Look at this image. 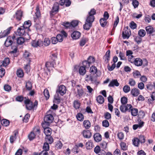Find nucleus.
<instances>
[{
  "label": "nucleus",
  "instance_id": "obj_64",
  "mask_svg": "<svg viewBox=\"0 0 155 155\" xmlns=\"http://www.w3.org/2000/svg\"><path fill=\"white\" fill-rule=\"evenodd\" d=\"M133 75L135 78H138L141 75L140 72L138 71L133 72Z\"/></svg>",
  "mask_w": 155,
  "mask_h": 155
},
{
  "label": "nucleus",
  "instance_id": "obj_63",
  "mask_svg": "<svg viewBox=\"0 0 155 155\" xmlns=\"http://www.w3.org/2000/svg\"><path fill=\"white\" fill-rule=\"evenodd\" d=\"M24 99V97L23 96H18L15 98V100L17 101L21 102H22Z\"/></svg>",
  "mask_w": 155,
  "mask_h": 155
},
{
  "label": "nucleus",
  "instance_id": "obj_18",
  "mask_svg": "<svg viewBox=\"0 0 155 155\" xmlns=\"http://www.w3.org/2000/svg\"><path fill=\"white\" fill-rule=\"evenodd\" d=\"M142 60L140 58H137L134 60L133 64L137 66H140L143 64Z\"/></svg>",
  "mask_w": 155,
  "mask_h": 155
},
{
  "label": "nucleus",
  "instance_id": "obj_2",
  "mask_svg": "<svg viewBox=\"0 0 155 155\" xmlns=\"http://www.w3.org/2000/svg\"><path fill=\"white\" fill-rule=\"evenodd\" d=\"M57 58V54L56 53L52 54L49 56V61L46 62V67L47 68L50 67H54L55 64V61Z\"/></svg>",
  "mask_w": 155,
  "mask_h": 155
},
{
  "label": "nucleus",
  "instance_id": "obj_14",
  "mask_svg": "<svg viewBox=\"0 0 155 155\" xmlns=\"http://www.w3.org/2000/svg\"><path fill=\"white\" fill-rule=\"evenodd\" d=\"M25 29H26L22 26L19 28L17 31V34L20 36L23 35L25 33Z\"/></svg>",
  "mask_w": 155,
  "mask_h": 155
},
{
  "label": "nucleus",
  "instance_id": "obj_52",
  "mask_svg": "<svg viewBox=\"0 0 155 155\" xmlns=\"http://www.w3.org/2000/svg\"><path fill=\"white\" fill-rule=\"evenodd\" d=\"M139 4L138 1L137 0H132V4L134 8H136L138 7Z\"/></svg>",
  "mask_w": 155,
  "mask_h": 155
},
{
  "label": "nucleus",
  "instance_id": "obj_31",
  "mask_svg": "<svg viewBox=\"0 0 155 155\" xmlns=\"http://www.w3.org/2000/svg\"><path fill=\"white\" fill-rule=\"evenodd\" d=\"M92 26V24L90 23L85 22V24L83 25V28L84 29L88 31Z\"/></svg>",
  "mask_w": 155,
  "mask_h": 155
},
{
  "label": "nucleus",
  "instance_id": "obj_19",
  "mask_svg": "<svg viewBox=\"0 0 155 155\" xmlns=\"http://www.w3.org/2000/svg\"><path fill=\"white\" fill-rule=\"evenodd\" d=\"M85 81H91L92 83H96L97 81V80L93 78L91 74L86 75Z\"/></svg>",
  "mask_w": 155,
  "mask_h": 155
},
{
  "label": "nucleus",
  "instance_id": "obj_58",
  "mask_svg": "<svg viewBox=\"0 0 155 155\" xmlns=\"http://www.w3.org/2000/svg\"><path fill=\"white\" fill-rule=\"evenodd\" d=\"M101 150L100 147L97 146L94 148V151L96 154H98Z\"/></svg>",
  "mask_w": 155,
  "mask_h": 155
},
{
  "label": "nucleus",
  "instance_id": "obj_24",
  "mask_svg": "<svg viewBox=\"0 0 155 155\" xmlns=\"http://www.w3.org/2000/svg\"><path fill=\"white\" fill-rule=\"evenodd\" d=\"M131 93L134 96H137L140 94V91L137 88H134L132 89Z\"/></svg>",
  "mask_w": 155,
  "mask_h": 155
},
{
  "label": "nucleus",
  "instance_id": "obj_42",
  "mask_svg": "<svg viewBox=\"0 0 155 155\" xmlns=\"http://www.w3.org/2000/svg\"><path fill=\"white\" fill-rule=\"evenodd\" d=\"M44 94L46 100H48L49 98L50 94L48 90L47 89H45L44 90Z\"/></svg>",
  "mask_w": 155,
  "mask_h": 155
},
{
  "label": "nucleus",
  "instance_id": "obj_4",
  "mask_svg": "<svg viewBox=\"0 0 155 155\" xmlns=\"http://www.w3.org/2000/svg\"><path fill=\"white\" fill-rule=\"evenodd\" d=\"M121 105L120 107V110L122 112L126 111V97L124 96L121 98Z\"/></svg>",
  "mask_w": 155,
  "mask_h": 155
},
{
  "label": "nucleus",
  "instance_id": "obj_3",
  "mask_svg": "<svg viewBox=\"0 0 155 155\" xmlns=\"http://www.w3.org/2000/svg\"><path fill=\"white\" fill-rule=\"evenodd\" d=\"M53 120V117L51 114H47L45 115L44 118V123H43L42 124H45V125L49 126L50 124L52 122Z\"/></svg>",
  "mask_w": 155,
  "mask_h": 155
},
{
  "label": "nucleus",
  "instance_id": "obj_12",
  "mask_svg": "<svg viewBox=\"0 0 155 155\" xmlns=\"http://www.w3.org/2000/svg\"><path fill=\"white\" fill-rule=\"evenodd\" d=\"M81 36V33L78 31H73L71 34V37L73 39H77L79 38Z\"/></svg>",
  "mask_w": 155,
  "mask_h": 155
},
{
  "label": "nucleus",
  "instance_id": "obj_55",
  "mask_svg": "<svg viewBox=\"0 0 155 155\" xmlns=\"http://www.w3.org/2000/svg\"><path fill=\"white\" fill-rule=\"evenodd\" d=\"M146 86L148 90H151L154 88L153 84L150 82L148 83Z\"/></svg>",
  "mask_w": 155,
  "mask_h": 155
},
{
  "label": "nucleus",
  "instance_id": "obj_50",
  "mask_svg": "<svg viewBox=\"0 0 155 155\" xmlns=\"http://www.w3.org/2000/svg\"><path fill=\"white\" fill-rule=\"evenodd\" d=\"M43 150L48 151L49 149V143L47 142H45L44 143L43 147Z\"/></svg>",
  "mask_w": 155,
  "mask_h": 155
},
{
  "label": "nucleus",
  "instance_id": "obj_26",
  "mask_svg": "<svg viewBox=\"0 0 155 155\" xmlns=\"http://www.w3.org/2000/svg\"><path fill=\"white\" fill-rule=\"evenodd\" d=\"M94 19L95 17L94 16L89 15L87 17L86 21L88 23H90L92 24L94 21Z\"/></svg>",
  "mask_w": 155,
  "mask_h": 155
},
{
  "label": "nucleus",
  "instance_id": "obj_39",
  "mask_svg": "<svg viewBox=\"0 0 155 155\" xmlns=\"http://www.w3.org/2000/svg\"><path fill=\"white\" fill-rule=\"evenodd\" d=\"M31 25V21L28 20L27 21H25L24 22L23 25L22 26L24 28L26 29L28 28Z\"/></svg>",
  "mask_w": 155,
  "mask_h": 155
},
{
  "label": "nucleus",
  "instance_id": "obj_59",
  "mask_svg": "<svg viewBox=\"0 0 155 155\" xmlns=\"http://www.w3.org/2000/svg\"><path fill=\"white\" fill-rule=\"evenodd\" d=\"M107 143L105 141H103L100 144L101 147L103 149H105L107 147Z\"/></svg>",
  "mask_w": 155,
  "mask_h": 155
},
{
  "label": "nucleus",
  "instance_id": "obj_36",
  "mask_svg": "<svg viewBox=\"0 0 155 155\" xmlns=\"http://www.w3.org/2000/svg\"><path fill=\"white\" fill-rule=\"evenodd\" d=\"M107 20L103 18H101L100 20V22L101 26L104 27L107 25Z\"/></svg>",
  "mask_w": 155,
  "mask_h": 155
},
{
  "label": "nucleus",
  "instance_id": "obj_16",
  "mask_svg": "<svg viewBox=\"0 0 155 155\" xmlns=\"http://www.w3.org/2000/svg\"><path fill=\"white\" fill-rule=\"evenodd\" d=\"M11 37L8 36L6 39L4 43L5 46L6 47H8L12 45L13 41L11 40Z\"/></svg>",
  "mask_w": 155,
  "mask_h": 155
},
{
  "label": "nucleus",
  "instance_id": "obj_40",
  "mask_svg": "<svg viewBox=\"0 0 155 155\" xmlns=\"http://www.w3.org/2000/svg\"><path fill=\"white\" fill-rule=\"evenodd\" d=\"M90 71L92 74H94L97 72V69L96 67L92 66L90 68Z\"/></svg>",
  "mask_w": 155,
  "mask_h": 155
},
{
  "label": "nucleus",
  "instance_id": "obj_17",
  "mask_svg": "<svg viewBox=\"0 0 155 155\" xmlns=\"http://www.w3.org/2000/svg\"><path fill=\"white\" fill-rule=\"evenodd\" d=\"M82 134L84 137L87 138H90L91 136V133L89 130H84Z\"/></svg>",
  "mask_w": 155,
  "mask_h": 155
},
{
  "label": "nucleus",
  "instance_id": "obj_34",
  "mask_svg": "<svg viewBox=\"0 0 155 155\" xmlns=\"http://www.w3.org/2000/svg\"><path fill=\"white\" fill-rule=\"evenodd\" d=\"M88 40V39L86 38H81V39L80 40V43H79L80 45L81 46H82V47L83 46L85 45L86 42Z\"/></svg>",
  "mask_w": 155,
  "mask_h": 155
},
{
  "label": "nucleus",
  "instance_id": "obj_6",
  "mask_svg": "<svg viewBox=\"0 0 155 155\" xmlns=\"http://www.w3.org/2000/svg\"><path fill=\"white\" fill-rule=\"evenodd\" d=\"M31 44L32 46L34 47H40L43 46V41L42 40L39 39L38 40H33L31 42Z\"/></svg>",
  "mask_w": 155,
  "mask_h": 155
},
{
  "label": "nucleus",
  "instance_id": "obj_60",
  "mask_svg": "<svg viewBox=\"0 0 155 155\" xmlns=\"http://www.w3.org/2000/svg\"><path fill=\"white\" fill-rule=\"evenodd\" d=\"M130 27L131 29H134L136 28L137 25L134 21H132L130 23Z\"/></svg>",
  "mask_w": 155,
  "mask_h": 155
},
{
  "label": "nucleus",
  "instance_id": "obj_38",
  "mask_svg": "<svg viewBox=\"0 0 155 155\" xmlns=\"http://www.w3.org/2000/svg\"><path fill=\"white\" fill-rule=\"evenodd\" d=\"M146 30L148 34H151L153 32V28L151 26H148L146 27Z\"/></svg>",
  "mask_w": 155,
  "mask_h": 155
},
{
  "label": "nucleus",
  "instance_id": "obj_5",
  "mask_svg": "<svg viewBox=\"0 0 155 155\" xmlns=\"http://www.w3.org/2000/svg\"><path fill=\"white\" fill-rule=\"evenodd\" d=\"M95 59L94 57L90 56L87 58V60H85L84 62V65H85L87 68H89L90 64L95 62Z\"/></svg>",
  "mask_w": 155,
  "mask_h": 155
},
{
  "label": "nucleus",
  "instance_id": "obj_43",
  "mask_svg": "<svg viewBox=\"0 0 155 155\" xmlns=\"http://www.w3.org/2000/svg\"><path fill=\"white\" fill-rule=\"evenodd\" d=\"M76 117L78 120L80 121H82L84 119V115L81 113H78L76 115Z\"/></svg>",
  "mask_w": 155,
  "mask_h": 155
},
{
  "label": "nucleus",
  "instance_id": "obj_32",
  "mask_svg": "<svg viewBox=\"0 0 155 155\" xmlns=\"http://www.w3.org/2000/svg\"><path fill=\"white\" fill-rule=\"evenodd\" d=\"M16 74L17 76L19 78H22L24 75L23 71L21 69H19L17 70Z\"/></svg>",
  "mask_w": 155,
  "mask_h": 155
},
{
  "label": "nucleus",
  "instance_id": "obj_29",
  "mask_svg": "<svg viewBox=\"0 0 155 155\" xmlns=\"http://www.w3.org/2000/svg\"><path fill=\"white\" fill-rule=\"evenodd\" d=\"M96 100L98 103L101 104H102L104 101V97L101 95L98 96L96 98Z\"/></svg>",
  "mask_w": 155,
  "mask_h": 155
},
{
  "label": "nucleus",
  "instance_id": "obj_9",
  "mask_svg": "<svg viewBox=\"0 0 155 155\" xmlns=\"http://www.w3.org/2000/svg\"><path fill=\"white\" fill-rule=\"evenodd\" d=\"M23 15V12L21 10H18L14 15V18L18 21H20L21 20Z\"/></svg>",
  "mask_w": 155,
  "mask_h": 155
},
{
  "label": "nucleus",
  "instance_id": "obj_44",
  "mask_svg": "<svg viewBox=\"0 0 155 155\" xmlns=\"http://www.w3.org/2000/svg\"><path fill=\"white\" fill-rule=\"evenodd\" d=\"M51 43V41L48 38H45L43 42V44L45 46H48Z\"/></svg>",
  "mask_w": 155,
  "mask_h": 155
},
{
  "label": "nucleus",
  "instance_id": "obj_57",
  "mask_svg": "<svg viewBox=\"0 0 155 155\" xmlns=\"http://www.w3.org/2000/svg\"><path fill=\"white\" fill-rule=\"evenodd\" d=\"M35 135L33 132H31L28 135L29 139L30 140H33L35 138Z\"/></svg>",
  "mask_w": 155,
  "mask_h": 155
},
{
  "label": "nucleus",
  "instance_id": "obj_13",
  "mask_svg": "<svg viewBox=\"0 0 155 155\" xmlns=\"http://www.w3.org/2000/svg\"><path fill=\"white\" fill-rule=\"evenodd\" d=\"M10 61L8 58H5L2 61H0L1 67L2 66L6 67L10 63Z\"/></svg>",
  "mask_w": 155,
  "mask_h": 155
},
{
  "label": "nucleus",
  "instance_id": "obj_30",
  "mask_svg": "<svg viewBox=\"0 0 155 155\" xmlns=\"http://www.w3.org/2000/svg\"><path fill=\"white\" fill-rule=\"evenodd\" d=\"M17 43L18 45H21L25 42V38L22 37H19L16 39Z\"/></svg>",
  "mask_w": 155,
  "mask_h": 155
},
{
  "label": "nucleus",
  "instance_id": "obj_56",
  "mask_svg": "<svg viewBox=\"0 0 155 155\" xmlns=\"http://www.w3.org/2000/svg\"><path fill=\"white\" fill-rule=\"evenodd\" d=\"M56 38L58 40V41L59 42H62L63 40V37L61 34H58L57 35Z\"/></svg>",
  "mask_w": 155,
  "mask_h": 155
},
{
  "label": "nucleus",
  "instance_id": "obj_53",
  "mask_svg": "<svg viewBox=\"0 0 155 155\" xmlns=\"http://www.w3.org/2000/svg\"><path fill=\"white\" fill-rule=\"evenodd\" d=\"M138 139L140 142L142 143H144L145 142V139L144 136L143 135H140L139 136Z\"/></svg>",
  "mask_w": 155,
  "mask_h": 155
},
{
  "label": "nucleus",
  "instance_id": "obj_61",
  "mask_svg": "<svg viewBox=\"0 0 155 155\" xmlns=\"http://www.w3.org/2000/svg\"><path fill=\"white\" fill-rule=\"evenodd\" d=\"M128 61L132 63H133L134 60L135 59L134 56L132 55L128 56Z\"/></svg>",
  "mask_w": 155,
  "mask_h": 155
},
{
  "label": "nucleus",
  "instance_id": "obj_37",
  "mask_svg": "<svg viewBox=\"0 0 155 155\" xmlns=\"http://www.w3.org/2000/svg\"><path fill=\"white\" fill-rule=\"evenodd\" d=\"M74 107L76 109H78L80 106V103L78 100H75L73 102Z\"/></svg>",
  "mask_w": 155,
  "mask_h": 155
},
{
  "label": "nucleus",
  "instance_id": "obj_11",
  "mask_svg": "<svg viewBox=\"0 0 155 155\" xmlns=\"http://www.w3.org/2000/svg\"><path fill=\"white\" fill-rule=\"evenodd\" d=\"M12 28V27H9L3 31H2L0 33V38L5 37L8 35L10 33Z\"/></svg>",
  "mask_w": 155,
  "mask_h": 155
},
{
  "label": "nucleus",
  "instance_id": "obj_33",
  "mask_svg": "<svg viewBox=\"0 0 155 155\" xmlns=\"http://www.w3.org/2000/svg\"><path fill=\"white\" fill-rule=\"evenodd\" d=\"M2 124L5 127L8 126L9 125L10 121L9 120L6 119H3L1 121Z\"/></svg>",
  "mask_w": 155,
  "mask_h": 155
},
{
  "label": "nucleus",
  "instance_id": "obj_49",
  "mask_svg": "<svg viewBox=\"0 0 155 155\" xmlns=\"http://www.w3.org/2000/svg\"><path fill=\"white\" fill-rule=\"evenodd\" d=\"M78 24V21H73L71 22V29L77 26Z\"/></svg>",
  "mask_w": 155,
  "mask_h": 155
},
{
  "label": "nucleus",
  "instance_id": "obj_47",
  "mask_svg": "<svg viewBox=\"0 0 155 155\" xmlns=\"http://www.w3.org/2000/svg\"><path fill=\"white\" fill-rule=\"evenodd\" d=\"M138 35L140 37H143L146 35V32L144 30L140 29L138 31Z\"/></svg>",
  "mask_w": 155,
  "mask_h": 155
},
{
  "label": "nucleus",
  "instance_id": "obj_21",
  "mask_svg": "<svg viewBox=\"0 0 155 155\" xmlns=\"http://www.w3.org/2000/svg\"><path fill=\"white\" fill-rule=\"evenodd\" d=\"M119 85L117 79L112 80L108 85L109 87H113L114 86H118Z\"/></svg>",
  "mask_w": 155,
  "mask_h": 155
},
{
  "label": "nucleus",
  "instance_id": "obj_62",
  "mask_svg": "<svg viewBox=\"0 0 155 155\" xmlns=\"http://www.w3.org/2000/svg\"><path fill=\"white\" fill-rule=\"evenodd\" d=\"M78 95L79 96L78 97L79 98H81V96L83 95L84 93V91L82 89L77 90Z\"/></svg>",
  "mask_w": 155,
  "mask_h": 155
},
{
  "label": "nucleus",
  "instance_id": "obj_22",
  "mask_svg": "<svg viewBox=\"0 0 155 155\" xmlns=\"http://www.w3.org/2000/svg\"><path fill=\"white\" fill-rule=\"evenodd\" d=\"M36 12L35 13V16H36V18H34L35 21V20L37 19H39L41 17V14L40 11L39 7V6H37L36 9Z\"/></svg>",
  "mask_w": 155,
  "mask_h": 155
},
{
  "label": "nucleus",
  "instance_id": "obj_45",
  "mask_svg": "<svg viewBox=\"0 0 155 155\" xmlns=\"http://www.w3.org/2000/svg\"><path fill=\"white\" fill-rule=\"evenodd\" d=\"M130 112L131 113L132 115L136 116L138 114V110L137 108H133Z\"/></svg>",
  "mask_w": 155,
  "mask_h": 155
},
{
  "label": "nucleus",
  "instance_id": "obj_28",
  "mask_svg": "<svg viewBox=\"0 0 155 155\" xmlns=\"http://www.w3.org/2000/svg\"><path fill=\"white\" fill-rule=\"evenodd\" d=\"M144 123V122L142 121L140 122L138 124H135L133 126V129L134 130H136L138 128H141L143 126Z\"/></svg>",
  "mask_w": 155,
  "mask_h": 155
},
{
  "label": "nucleus",
  "instance_id": "obj_25",
  "mask_svg": "<svg viewBox=\"0 0 155 155\" xmlns=\"http://www.w3.org/2000/svg\"><path fill=\"white\" fill-rule=\"evenodd\" d=\"M45 140L46 141V142H47V143L50 144H51L54 141L53 139L51 136V135L46 136Z\"/></svg>",
  "mask_w": 155,
  "mask_h": 155
},
{
  "label": "nucleus",
  "instance_id": "obj_35",
  "mask_svg": "<svg viewBox=\"0 0 155 155\" xmlns=\"http://www.w3.org/2000/svg\"><path fill=\"white\" fill-rule=\"evenodd\" d=\"M53 102L57 104H59L61 102V99L58 94L55 95Z\"/></svg>",
  "mask_w": 155,
  "mask_h": 155
},
{
  "label": "nucleus",
  "instance_id": "obj_46",
  "mask_svg": "<svg viewBox=\"0 0 155 155\" xmlns=\"http://www.w3.org/2000/svg\"><path fill=\"white\" fill-rule=\"evenodd\" d=\"M133 144L136 147H138L139 142H140L138 138L137 137L134 138L132 140Z\"/></svg>",
  "mask_w": 155,
  "mask_h": 155
},
{
  "label": "nucleus",
  "instance_id": "obj_10",
  "mask_svg": "<svg viewBox=\"0 0 155 155\" xmlns=\"http://www.w3.org/2000/svg\"><path fill=\"white\" fill-rule=\"evenodd\" d=\"M86 66L84 65V62H82V65L80 66L79 68V73L80 75L83 76L86 73L87 69H88Z\"/></svg>",
  "mask_w": 155,
  "mask_h": 155
},
{
  "label": "nucleus",
  "instance_id": "obj_15",
  "mask_svg": "<svg viewBox=\"0 0 155 155\" xmlns=\"http://www.w3.org/2000/svg\"><path fill=\"white\" fill-rule=\"evenodd\" d=\"M59 8V4L58 2L55 3L53 7L52 10H51V15H54L53 14L54 12H58Z\"/></svg>",
  "mask_w": 155,
  "mask_h": 155
},
{
  "label": "nucleus",
  "instance_id": "obj_48",
  "mask_svg": "<svg viewBox=\"0 0 155 155\" xmlns=\"http://www.w3.org/2000/svg\"><path fill=\"white\" fill-rule=\"evenodd\" d=\"M62 25L67 28L71 29V22H64L63 23Z\"/></svg>",
  "mask_w": 155,
  "mask_h": 155
},
{
  "label": "nucleus",
  "instance_id": "obj_7",
  "mask_svg": "<svg viewBox=\"0 0 155 155\" xmlns=\"http://www.w3.org/2000/svg\"><path fill=\"white\" fill-rule=\"evenodd\" d=\"M42 127L44 128V132L46 136L51 135V129L48 126L45 125V124H42Z\"/></svg>",
  "mask_w": 155,
  "mask_h": 155
},
{
  "label": "nucleus",
  "instance_id": "obj_1",
  "mask_svg": "<svg viewBox=\"0 0 155 155\" xmlns=\"http://www.w3.org/2000/svg\"><path fill=\"white\" fill-rule=\"evenodd\" d=\"M24 103L26 105V109L28 110H31L32 109H35L37 108L38 105V101L37 100H35L33 103L29 99L25 100L24 101Z\"/></svg>",
  "mask_w": 155,
  "mask_h": 155
},
{
  "label": "nucleus",
  "instance_id": "obj_51",
  "mask_svg": "<svg viewBox=\"0 0 155 155\" xmlns=\"http://www.w3.org/2000/svg\"><path fill=\"white\" fill-rule=\"evenodd\" d=\"M11 49L12 50L10 51V53L12 54H13L14 55V54L17 52L18 48L16 46H12L11 47Z\"/></svg>",
  "mask_w": 155,
  "mask_h": 155
},
{
  "label": "nucleus",
  "instance_id": "obj_27",
  "mask_svg": "<svg viewBox=\"0 0 155 155\" xmlns=\"http://www.w3.org/2000/svg\"><path fill=\"white\" fill-rule=\"evenodd\" d=\"M83 125L84 127L87 129L89 128L91 126V124L88 120H84L83 123Z\"/></svg>",
  "mask_w": 155,
  "mask_h": 155
},
{
  "label": "nucleus",
  "instance_id": "obj_54",
  "mask_svg": "<svg viewBox=\"0 0 155 155\" xmlns=\"http://www.w3.org/2000/svg\"><path fill=\"white\" fill-rule=\"evenodd\" d=\"M141 37H140L139 36H136L134 38L135 41L138 44H140L142 41Z\"/></svg>",
  "mask_w": 155,
  "mask_h": 155
},
{
  "label": "nucleus",
  "instance_id": "obj_8",
  "mask_svg": "<svg viewBox=\"0 0 155 155\" xmlns=\"http://www.w3.org/2000/svg\"><path fill=\"white\" fill-rule=\"evenodd\" d=\"M66 87L63 85H60L57 90L56 93L60 94L61 95H63L66 92Z\"/></svg>",
  "mask_w": 155,
  "mask_h": 155
},
{
  "label": "nucleus",
  "instance_id": "obj_20",
  "mask_svg": "<svg viewBox=\"0 0 155 155\" xmlns=\"http://www.w3.org/2000/svg\"><path fill=\"white\" fill-rule=\"evenodd\" d=\"M94 138L95 141L96 142H99L102 140L101 136L99 133H96L94 135Z\"/></svg>",
  "mask_w": 155,
  "mask_h": 155
},
{
  "label": "nucleus",
  "instance_id": "obj_23",
  "mask_svg": "<svg viewBox=\"0 0 155 155\" xmlns=\"http://www.w3.org/2000/svg\"><path fill=\"white\" fill-rule=\"evenodd\" d=\"M85 145L86 148L87 150H91L94 147L93 143L91 140L87 142L86 143Z\"/></svg>",
  "mask_w": 155,
  "mask_h": 155
},
{
  "label": "nucleus",
  "instance_id": "obj_41",
  "mask_svg": "<svg viewBox=\"0 0 155 155\" xmlns=\"http://www.w3.org/2000/svg\"><path fill=\"white\" fill-rule=\"evenodd\" d=\"M25 87L27 90L30 91L32 88V84L30 81H28L26 82Z\"/></svg>",
  "mask_w": 155,
  "mask_h": 155
}]
</instances>
